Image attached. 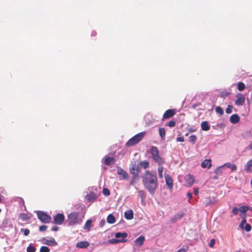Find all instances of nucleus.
Returning a JSON list of instances; mask_svg holds the SVG:
<instances>
[{
    "label": "nucleus",
    "mask_w": 252,
    "mask_h": 252,
    "mask_svg": "<svg viewBox=\"0 0 252 252\" xmlns=\"http://www.w3.org/2000/svg\"><path fill=\"white\" fill-rule=\"evenodd\" d=\"M35 247L32 246H29L27 249V252H35Z\"/></svg>",
    "instance_id": "4c0bfd02"
},
{
    "label": "nucleus",
    "mask_w": 252,
    "mask_h": 252,
    "mask_svg": "<svg viewBox=\"0 0 252 252\" xmlns=\"http://www.w3.org/2000/svg\"><path fill=\"white\" fill-rule=\"evenodd\" d=\"M36 214L38 219L43 223H49L52 220L51 217L44 212L38 211Z\"/></svg>",
    "instance_id": "39448f33"
},
{
    "label": "nucleus",
    "mask_w": 252,
    "mask_h": 252,
    "mask_svg": "<svg viewBox=\"0 0 252 252\" xmlns=\"http://www.w3.org/2000/svg\"><path fill=\"white\" fill-rule=\"evenodd\" d=\"M150 154L153 160L157 162L159 165L164 162L163 158L160 156L158 149L157 147L153 146L151 147Z\"/></svg>",
    "instance_id": "7ed1b4c3"
},
{
    "label": "nucleus",
    "mask_w": 252,
    "mask_h": 252,
    "mask_svg": "<svg viewBox=\"0 0 252 252\" xmlns=\"http://www.w3.org/2000/svg\"><path fill=\"white\" fill-rule=\"evenodd\" d=\"M104 163L108 166L113 164L115 162V159L114 158L111 157L105 156L104 158Z\"/></svg>",
    "instance_id": "4468645a"
},
{
    "label": "nucleus",
    "mask_w": 252,
    "mask_h": 252,
    "mask_svg": "<svg viewBox=\"0 0 252 252\" xmlns=\"http://www.w3.org/2000/svg\"><path fill=\"white\" fill-rule=\"evenodd\" d=\"M146 134L145 131H142L133 136L126 144V147H131L138 143Z\"/></svg>",
    "instance_id": "20e7f679"
},
{
    "label": "nucleus",
    "mask_w": 252,
    "mask_h": 252,
    "mask_svg": "<svg viewBox=\"0 0 252 252\" xmlns=\"http://www.w3.org/2000/svg\"><path fill=\"white\" fill-rule=\"evenodd\" d=\"M59 227L57 226H54L51 228V230L53 231H56L58 230Z\"/></svg>",
    "instance_id": "5fc2aeb1"
},
{
    "label": "nucleus",
    "mask_w": 252,
    "mask_h": 252,
    "mask_svg": "<svg viewBox=\"0 0 252 252\" xmlns=\"http://www.w3.org/2000/svg\"><path fill=\"white\" fill-rule=\"evenodd\" d=\"M126 242V239H112L110 240V242L112 243H118V242Z\"/></svg>",
    "instance_id": "72a5a7b5"
},
{
    "label": "nucleus",
    "mask_w": 252,
    "mask_h": 252,
    "mask_svg": "<svg viewBox=\"0 0 252 252\" xmlns=\"http://www.w3.org/2000/svg\"><path fill=\"white\" fill-rule=\"evenodd\" d=\"M176 123L174 121H170L168 123H167L166 124V126H169V127H173L175 126Z\"/></svg>",
    "instance_id": "ea45409f"
},
{
    "label": "nucleus",
    "mask_w": 252,
    "mask_h": 252,
    "mask_svg": "<svg viewBox=\"0 0 252 252\" xmlns=\"http://www.w3.org/2000/svg\"><path fill=\"white\" fill-rule=\"evenodd\" d=\"M105 223V221L104 220H101L100 223V224L102 226H103Z\"/></svg>",
    "instance_id": "13d9d810"
},
{
    "label": "nucleus",
    "mask_w": 252,
    "mask_h": 252,
    "mask_svg": "<svg viewBox=\"0 0 252 252\" xmlns=\"http://www.w3.org/2000/svg\"><path fill=\"white\" fill-rule=\"evenodd\" d=\"M163 170V167L162 166H159L158 169V176L159 178H163V175H162V172Z\"/></svg>",
    "instance_id": "2f4dec72"
},
{
    "label": "nucleus",
    "mask_w": 252,
    "mask_h": 252,
    "mask_svg": "<svg viewBox=\"0 0 252 252\" xmlns=\"http://www.w3.org/2000/svg\"><path fill=\"white\" fill-rule=\"evenodd\" d=\"M20 218L21 220H27L29 219L28 217L26 214H22L20 216Z\"/></svg>",
    "instance_id": "a18cd8bd"
},
{
    "label": "nucleus",
    "mask_w": 252,
    "mask_h": 252,
    "mask_svg": "<svg viewBox=\"0 0 252 252\" xmlns=\"http://www.w3.org/2000/svg\"><path fill=\"white\" fill-rule=\"evenodd\" d=\"M240 121L239 116L235 114H233L230 118V122L233 124L238 123Z\"/></svg>",
    "instance_id": "f3484780"
},
{
    "label": "nucleus",
    "mask_w": 252,
    "mask_h": 252,
    "mask_svg": "<svg viewBox=\"0 0 252 252\" xmlns=\"http://www.w3.org/2000/svg\"><path fill=\"white\" fill-rule=\"evenodd\" d=\"M96 35V32L95 31H93L91 33L92 36H95Z\"/></svg>",
    "instance_id": "4d7b16f0"
},
{
    "label": "nucleus",
    "mask_w": 252,
    "mask_h": 252,
    "mask_svg": "<svg viewBox=\"0 0 252 252\" xmlns=\"http://www.w3.org/2000/svg\"><path fill=\"white\" fill-rule=\"evenodd\" d=\"M230 94V92L227 91H222L220 93V95L221 97L225 98L226 96Z\"/></svg>",
    "instance_id": "f704fd0d"
},
{
    "label": "nucleus",
    "mask_w": 252,
    "mask_h": 252,
    "mask_svg": "<svg viewBox=\"0 0 252 252\" xmlns=\"http://www.w3.org/2000/svg\"><path fill=\"white\" fill-rule=\"evenodd\" d=\"M216 112L220 115L223 114L224 111L223 109L220 106H217L215 109Z\"/></svg>",
    "instance_id": "473e14b6"
},
{
    "label": "nucleus",
    "mask_w": 252,
    "mask_h": 252,
    "mask_svg": "<svg viewBox=\"0 0 252 252\" xmlns=\"http://www.w3.org/2000/svg\"><path fill=\"white\" fill-rule=\"evenodd\" d=\"M196 140L197 137L195 135H191L189 138V141L193 145L196 143Z\"/></svg>",
    "instance_id": "7c9ffc66"
},
{
    "label": "nucleus",
    "mask_w": 252,
    "mask_h": 252,
    "mask_svg": "<svg viewBox=\"0 0 252 252\" xmlns=\"http://www.w3.org/2000/svg\"><path fill=\"white\" fill-rule=\"evenodd\" d=\"M140 165L144 169L148 168L150 166L149 162L147 160H143L140 161Z\"/></svg>",
    "instance_id": "393cba45"
},
{
    "label": "nucleus",
    "mask_w": 252,
    "mask_h": 252,
    "mask_svg": "<svg viewBox=\"0 0 252 252\" xmlns=\"http://www.w3.org/2000/svg\"><path fill=\"white\" fill-rule=\"evenodd\" d=\"M20 230L21 232H24V234L25 236H28L30 233V230L28 229L21 228Z\"/></svg>",
    "instance_id": "37998d69"
},
{
    "label": "nucleus",
    "mask_w": 252,
    "mask_h": 252,
    "mask_svg": "<svg viewBox=\"0 0 252 252\" xmlns=\"http://www.w3.org/2000/svg\"><path fill=\"white\" fill-rule=\"evenodd\" d=\"M154 190H155L151 189V190H149V191H150V192L151 194H153V193H154Z\"/></svg>",
    "instance_id": "e2e57ef3"
},
{
    "label": "nucleus",
    "mask_w": 252,
    "mask_h": 252,
    "mask_svg": "<svg viewBox=\"0 0 252 252\" xmlns=\"http://www.w3.org/2000/svg\"><path fill=\"white\" fill-rule=\"evenodd\" d=\"M224 168V166L223 165H221L219 167H218L216 170H215V173L217 174H220L221 172H222V171L223 170V169Z\"/></svg>",
    "instance_id": "c9c22d12"
},
{
    "label": "nucleus",
    "mask_w": 252,
    "mask_h": 252,
    "mask_svg": "<svg viewBox=\"0 0 252 252\" xmlns=\"http://www.w3.org/2000/svg\"><path fill=\"white\" fill-rule=\"evenodd\" d=\"M64 220V216L63 214H58L54 217V222L57 224H62Z\"/></svg>",
    "instance_id": "f8f14e48"
},
{
    "label": "nucleus",
    "mask_w": 252,
    "mask_h": 252,
    "mask_svg": "<svg viewBox=\"0 0 252 252\" xmlns=\"http://www.w3.org/2000/svg\"><path fill=\"white\" fill-rule=\"evenodd\" d=\"M40 252H50V249L46 246H42L40 248Z\"/></svg>",
    "instance_id": "e433bc0d"
},
{
    "label": "nucleus",
    "mask_w": 252,
    "mask_h": 252,
    "mask_svg": "<svg viewBox=\"0 0 252 252\" xmlns=\"http://www.w3.org/2000/svg\"><path fill=\"white\" fill-rule=\"evenodd\" d=\"M198 105V104H193L192 105V107L195 109Z\"/></svg>",
    "instance_id": "680f3d73"
},
{
    "label": "nucleus",
    "mask_w": 252,
    "mask_h": 252,
    "mask_svg": "<svg viewBox=\"0 0 252 252\" xmlns=\"http://www.w3.org/2000/svg\"><path fill=\"white\" fill-rule=\"evenodd\" d=\"M138 195L141 197L142 200L145 198V194L143 190H140L138 192Z\"/></svg>",
    "instance_id": "c03bdc74"
},
{
    "label": "nucleus",
    "mask_w": 252,
    "mask_h": 252,
    "mask_svg": "<svg viewBox=\"0 0 252 252\" xmlns=\"http://www.w3.org/2000/svg\"><path fill=\"white\" fill-rule=\"evenodd\" d=\"M143 185L146 189H156L158 179L156 171H146L142 176Z\"/></svg>",
    "instance_id": "f257e3e1"
},
{
    "label": "nucleus",
    "mask_w": 252,
    "mask_h": 252,
    "mask_svg": "<svg viewBox=\"0 0 252 252\" xmlns=\"http://www.w3.org/2000/svg\"><path fill=\"white\" fill-rule=\"evenodd\" d=\"M144 240V236L141 235L134 241L135 245L138 247H140L143 245Z\"/></svg>",
    "instance_id": "dca6fc26"
},
{
    "label": "nucleus",
    "mask_w": 252,
    "mask_h": 252,
    "mask_svg": "<svg viewBox=\"0 0 252 252\" xmlns=\"http://www.w3.org/2000/svg\"><path fill=\"white\" fill-rule=\"evenodd\" d=\"M236 99L235 101V104L238 106H242L245 101V98L244 95L241 93H238L236 95Z\"/></svg>",
    "instance_id": "0eeeda50"
},
{
    "label": "nucleus",
    "mask_w": 252,
    "mask_h": 252,
    "mask_svg": "<svg viewBox=\"0 0 252 252\" xmlns=\"http://www.w3.org/2000/svg\"><path fill=\"white\" fill-rule=\"evenodd\" d=\"M245 85L242 82H239L237 84V89L239 91H242L245 89Z\"/></svg>",
    "instance_id": "c756f323"
},
{
    "label": "nucleus",
    "mask_w": 252,
    "mask_h": 252,
    "mask_svg": "<svg viewBox=\"0 0 252 252\" xmlns=\"http://www.w3.org/2000/svg\"><path fill=\"white\" fill-rule=\"evenodd\" d=\"M201 128L204 131H207L210 129V126L207 121H203L201 124Z\"/></svg>",
    "instance_id": "412c9836"
},
{
    "label": "nucleus",
    "mask_w": 252,
    "mask_h": 252,
    "mask_svg": "<svg viewBox=\"0 0 252 252\" xmlns=\"http://www.w3.org/2000/svg\"><path fill=\"white\" fill-rule=\"evenodd\" d=\"M252 159L249 160L245 165V169L247 172L252 171Z\"/></svg>",
    "instance_id": "a878e982"
},
{
    "label": "nucleus",
    "mask_w": 252,
    "mask_h": 252,
    "mask_svg": "<svg viewBox=\"0 0 252 252\" xmlns=\"http://www.w3.org/2000/svg\"><path fill=\"white\" fill-rule=\"evenodd\" d=\"M201 165L203 168H209L211 166V160L210 159H205L202 162Z\"/></svg>",
    "instance_id": "a211bd4d"
},
{
    "label": "nucleus",
    "mask_w": 252,
    "mask_h": 252,
    "mask_svg": "<svg viewBox=\"0 0 252 252\" xmlns=\"http://www.w3.org/2000/svg\"><path fill=\"white\" fill-rule=\"evenodd\" d=\"M239 209H238L237 207H235L233 208L232 210V213L234 215H236L238 214V212H239Z\"/></svg>",
    "instance_id": "09e8293b"
},
{
    "label": "nucleus",
    "mask_w": 252,
    "mask_h": 252,
    "mask_svg": "<svg viewBox=\"0 0 252 252\" xmlns=\"http://www.w3.org/2000/svg\"><path fill=\"white\" fill-rule=\"evenodd\" d=\"M224 167H227L231 169L232 171H235L237 169V167L234 164H231L229 162L226 163L223 165Z\"/></svg>",
    "instance_id": "5701e85b"
},
{
    "label": "nucleus",
    "mask_w": 252,
    "mask_h": 252,
    "mask_svg": "<svg viewBox=\"0 0 252 252\" xmlns=\"http://www.w3.org/2000/svg\"><path fill=\"white\" fill-rule=\"evenodd\" d=\"M194 193L196 195H197L198 194V193H199L198 190H194Z\"/></svg>",
    "instance_id": "052dcab7"
},
{
    "label": "nucleus",
    "mask_w": 252,
    "mask_h": 252,
    "mask_svg": "<svg viewBox=\"0 0 252 252\" xmlns=\"http://www.w3.org/2000/svg\"><path fill=\"white\" fill-rule=\"evenodd\" d=\"M117 174L121 176V180H127L129 177L127 172L120 167H117Z\"/></svg>",
    "instance_id": "9d476101"
},
{
    "label": "nucleus",
    "mask_w": 252,
    "mask_h": 252,
    "mask_svg": "<svg viewBox=\"0 0 252 252\" xmlns=\"http://www.w3.org/2000/svg\"><path fill=\"white\" fill-rule=\"evenodd\" d=\"M165 179L166 184L167 185L168 188L169 189H172L173 188V179L172 178L168 175H166L165 176Z\"/></svg>",
    "instance_id": "2eb2a0df"
},
{
    "label": "nucleus",
    "mask_w": 252,
    "mask_h": 252,
    "mask_svg": "<svg viewBox=\"0 0 252 252\" xmlns=\"http://www.w3.org/2000/svg\"><path fill=\"white\" fill-rule=\"evenodd\" d=\"M176 110L175 109H170L166 110L163 115L162 120L168 119L175 115Z\"/></svg>",
    "instance_id": "1a4fd4ad"
},
{
    "label": "nucleus",
    "mask_w": 252,
    "mask_h": 252,
    "mask_svg": "<svg viewBox=\"0 0 252 252\" xmlns=\"http://www.w3.org/2000/svg\"><path fill=\"white\" fill-rule=\"evenodd\" d=\"M215 243V240L214 239H212L210 240V243L209 244V246L210 247L212 248L214 246Z\"/></svg>",
    "instance_id": "8fccbe9b"
},
{
    "label": "nucleus",
    "mask_w": 252,
    "mask_h": 252,
    "mask_svg": "<svg viewBox=\"0 0 252 252\" xmlns=\"http://www.w3.org/2000/svg\"><path fill=\"white\" fill-rule=\"evenodd\" d=\"M188 248L185 249V248H181L179 249L178 251H177L176 252H187Z\"/></svg>",
    "instance_id": "603ef678"
},
{
    "label": "nucleus",
    "mask_w": 252,
    "mask_h": 252,
    "mask_svg": "<svg viewBox=\"0 0 252 252\" xmlns=\"http://www.w3.org/2000/svg\"><path fill=\"white\" fill-rule=\"evenodd\" d=\"M177 142H184V138L183 137H179L177 138Z\"/></svg>",
    "instance_id": "864d4df0"
},
{
    "label": "nucleus",
    "mask_w": 252,
    "mask_h": 252,
    "mask_svg": "<svg viewBox=\"0 0 252 252\" xmlns=\"http://www.w3.org/2000/svg\"><path fill=\"white\" fill-rule=\"evenodd\" d=\"M188 133H186V136H188Z\"/></svg>",
    "instance_id": "69168bd1"
},
{
    "label": "nucleus",
    "mask_w": 252,
    "mask_h": 252,
    "mask_svg": "<svg viewBox=\"0 0 252 252\" xmlns=\"http://www.w3.org/2000/svg\"><path fill=\"white\" fill-rule=\"evenodd\" d=\"M103 193L105 196H108L110 195V190H102Z\"/></svg>",
    "instance_id": "3c124183"
},
{
    "label": "nucleus",
    "mask_w": 252,
    "mask_h": 252,
    "mask_svg": "<svg viewBox=\"0 0 252 252\" xmlns=\"http://www.w3.org/2000/svg\"><path fill=\"white\" fill-rule=\"evenodd\" d=\"M41 241L43 244L50 246H55L58 244L54 238H51L50 239H48L46 237H43L42 238Z\"/></svg>",
    "instance_id": "6e6552de"
},
{
    "label": "nucleus",
    "mask_w": 252,
    "mask_h": 252,
    "mask_svg": "<svg viewBox=\"0 0 252 252\" xmlns=\"http://www.w3.org/2000/svg\"><path fill=\"white\" fill-rule=\"evenodd\" d=\"M89 246V243L86 241H81L77 243L76 247L79 248H86Z\"/></svg>",
    "instance_id": "6ab92c4d"
},
{
    "label": "nucleus",
    "mask_w": 252,
    "mask_h": 252,
    "mask_svg": "<svg viewBox=\"0 0 252 252\" xmlns=\"http://www.w3.org/2000/svg\"><path fill=\"white\" fill-rule=\"evenodd\" d=\"M1 196L0 195V202H1Z\"/></svg>",
    "instance_id": "0e129e2a"
},
{
    "label": "nucleus",
    "mask_w": 252,
    "mask_h": 252,
    "mask_svg": "<svg viewBox=\"0 0 252 252\" xmlns=\"http://www.w3.org/2000/svg\"><path fill=\"white\" fill-rule=\"evenodd\" d=\"M97 195L93 191H91L88 194L85 198L88 202H94L97 198Z\"/></svg>",
    "instance_id": "ddd939ff"
},
{
    "label": "nucleus",
    "mask_w": 252,
    "mask_h": 252,
    "mask_svg": "<svg viewBox=\"0 0 252 252\" xmlns=\"http://www.w3.org/2000/svg\"><path fill=\"white\" fill-rule=\"evenodd\" d=\"M187 196H188L189 199H191V197H192V194H191V193L190 192H188V193H187Z\"/></svg>",
    "instance_id": "6e6d98bb"
},
{
    "label": "nucleus",
    "mask_w": 252,
    "mask_h": 252,
    "mask_svg": "<svg viewBox=\"0 0 252 252\" xmlns=\"http://www.w3.org/2000/svg\"><path fill=\"white\" fill-rule=\"evenodd\" d=\"M129 171L130 173L132 174V176L130 178V184L134 185L139 179L140 168L139 165L136 163L132 164L131 167L129 168Z\"/></svg>",
    "instance_id": "f03ea898"
},
{
    "label": "nucleus",
    "mask_w": 252,
    "mask_h": 252,
    "mask_svg": "<svg viewBox=\"0 0 252 252\" xmlns=\"http://www.w3.org/2000/svg\"><path fill=\"white\" fill-rule=\"evenodd\" d=\"M159 134L161 140H164L165 137V129L162 127H159L158 128Z\"/></svg>",
    "instance_id": "4be33fe9"
},
{
    "label": "nucleus",
    "mask_w": 252,
    "mask_h": 252,
    "mask_svg": "<svg viewBox=\"0 0 252 252\" xmlns=\"http://www.w3.org/2000/svg\"><path fill=\"white\" fill-rule=\"evenodd\" d=\"M115 236L116 238H122V239H125V238H126L127 236V234L126 232H117L115 234Z\"/></svg>",
    "instance_id": "b1692460"
},
{
    "label": "nucleus",
    "mask_w": 252,
    "mask_h": 252,
    "mask_svg": "<svg viewBox=\"0 0 252 252\" xmlns=\"http://www.w3.org/2000/svg\"><path fill=\"white\" fill-rule=\"evenodd\" d=\"M78 214L76 212H72L68 215L67 221L69 225H73L78 222Z\"/></svg>",
    "instance_id": "423d86ee"
},
{
    "label": "nucleus",
    "mask_w": 252,
    "mask_h": 252,
    "mask_svg": "<svg viewBox=\"0 0 252 252\" xmlns=\"http://www.w3.org/2000/svg\"><path fill=\"white\" fill-rule=\"evenodd\" d=\"M125 217L126 219L130 220L133 218V212L132 210L126 211L124 213Z\"/></svg>",
    "instance_id": "aec40b11"
},
{
    "label": "nucleus",
    "mask_w": 252,
    "mask_h": 252,
    "mask_svg": "<svg viewBox=\"0 0 252 252\" xmlns=\"http://www.w3.org/2000/svg\"><path fill=\"white\" fill-rule=\"evenodd\" d=\"M250 208L247 206H242L239 208V211L241 213H245L248 210H249Z\"/></svg>",
    "instance_id": "c85d7f7f"
},
{
    "label": "nucleus",
    "mask_w": 252,
    "mask_h": 252,
    "mask_svg": "<svg viewBox=\"0 0 252 252\" xmlns=\"http://www.w3.org/2000/svg\"><path fill=\"white\" fill-rule=\"evenodd\" d=\"M246 222H247V220H246L245 218H244L241 221V223H240V224L239 225V226L241 228L243 229L244 228V225L245 224H247Z\"/></svg>",
    "instance_id": "79ce46f5"
},
{
    "label": "nucleus",
    "mask_w": 252,
    "mask_h": 252,
    "mask_svg": "<svg viewBox=\"0 0 252 252\" xmlns=\"http://www.w3.org/2000/svg\"><path fill=\"white\" fill-rule=\"evenodd\" d=\"M245 229L247 232H249L252 229V226L250 224L247 223L245 225Z\"/></svg>",
    "instance_id": "49530a36"
},
{
    "label": "nucleus",
    "mask_w": 252,
    "mask_h": 252,
    "mask_svg": "<svg viewBox=\"0 0 252 252\" xmlns=\"http://www.w3.org/2000/svg\"><path fill=\"white\" fill-rule=\"evenodd\" d=\"M47 228V225H41L39 227V230L40 231H44L46 230Z\"/></svg>",
    "instance_id": "de8ad7c7"
},
{
    "label": "nucleus",
    "mask_w": 252,
    "mask_h": 252,
    "mask_svg": "<svg viewBox=\"0 0 252 252\" xmlns=\"http://www.w3.org/2000/svg\"><path fill=\"white\" fill-rule=\"evenodd\" d=\"M233 108V106L231 105H228L227 107L225 109V112L227 114H230L232 112V109Z\"/></svg>",
    "instance_id": "58836bf2"
},
{
    "label": "nucleus",
    "mask_w": 252,
    "mask_h": 252,
    "mask_svg": "<svg viewBox=\"0 0 252 252\" xmlns=\"http://www.w3.org/2000/svg\"><path fill=\"white\" fill-rule=\"evenodd\" d=\"M185 183L188 187H190L194 182V178L191 174H188L185 177Z\"/></svg>",
    "instance_id": "9b49d317"
},
{
    "label": "nucleus",
    "mask_w": 252,
    "mask_h": 252,
    "mask_svg": "<svg viewBox=\"0 0 252 252\" xmlns=\"http://www.w3.org/2000/svg\"><path fill=\"white\" fill-rule=\"evenodd\" d=\"M92 220H88L86 221L84 228L85 230L89 231L92 226Z\"/></svg>",
    "instance_id": "cd10ccee"
},
{
    "label": "nucleus",
    "mask_w": 252,
    "mask_h": 252,
    "mask_svg": "<svg viewBox=\"0 0 252 252\" xmlns=\"http://www.w3.org/2000/svg\"><path fill=\"white\" fill-rule=\"evenodd\" d=\"M107 221L109 223L113 224L115 222L116 219L113 215L110 214L107 218Z\"/></svg>",
    "instance_id": "bb28decb"
},
{
    "label": "nucleus",
    "mask_w": 252,
    "mask_h": 252,
    "mask_svg": "<svg viewBox=\"0 0 252 252\" xmlns=\"http://www.w3.org/2000/svg\"><path fill=\"white\" fill-rule=\"evenodd\" d=\"M249 150H252V142L248 147Z\"/></svg>",
    "instance_id": "bf43d9fd"
},
{
    "label": "nucleus",
    "mask_w": 252,
    "mask_h": 252,
    "mask_svg": "<svg viewBox=\"0 0 252 252\" xmlns=\"http://www.w3.org/2000/svg\"><path fill=\"white\" fill-rule=\"evenodd\" d=\"M184 215L183 213H180L175 216L174 220H177L180 219Z\"/></svg>",
    "instance_id": "a19ab883"
}]
</instances>
